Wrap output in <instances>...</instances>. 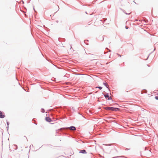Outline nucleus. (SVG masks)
Returning <instances> with one entry per match:
<instances>
[{
    "instance_id": "f257e3e1",
    "label": "nucleus",
    "mask_w": 158,
    "mask_h": 158,
    "mask_svg": "<svg viewBox=\"0 0 158 158\" xmlns=\"http://www.w3.org/2000/svg\"><path fill=\"white\" fill-rule=\"evenodd\" d=\"M105 109L107 110H111L112 111H116L119 110V109L117 108H114V107H106L105 108Z\"/></svg>"
},
{
    "instance_id": "f03ea898",
    "label": "nucleus",
    "mask_w": 158,
    "mask_h": 158,
    "mask_svg": "<svg viewBox=\"0 0 158 158\" xmlns=\"http://www.w3.org/2000/svg\"><path fill=\"white\" fill-rule=\"evenodd\" d=\"M68 128L69 129L73 131L75 130H76V128L73 126H71L69 127Z\"/></svg>"
},
{
    "instance_id": "7ed1b4c3",
    "label": "nucleus",
    "mask_w": 158,
    "mask_h": 158,
    "mask_svg": "<svg viewBox=\"0 0 158 158\" xmlns=\"http://www.w3.org/2000/svg\"><path fill=\"white\" fill-rule=\"evenodd\" d=\"M46 120L48 122H50L51 121V119L49 117H47L45 118Z\"/></svg>"
},
{
    "instance_id": "20e7f679",
    "label": "nucleus",
    "mask_w": 158,
    "mask_h": 158,
    "mask_svg": "<svg viewBox=\"0 0 158 158\" xmlns=\"http://www.w3.org/2000/svg\"><path fill=\"white\" fill-rule=\"evenodd\" d=\"M5 117V115L2 114V113L0 111V117L1 118H4Z\"/></svg>"
},
{
    "instance_id": "39448f33",
    "label": "nucleus",
    "mask_w": 158,
    "mask_h": 158,
    "mask_svg": "<svg viewBox=\"0 0 158 158\" xmlns=\"http://www.w3.org/2000/svg\"><path fill=\"white\" fill-rule=\"evenodd\" d=\"M80 152L82 153H86V151L85 150H81L80 151Z\"/></svg>"
},
{
    "instance_id": "423d86ee",
    "label": "nucleus",
    "mask_w": 158,
    "mask_h": 158,
    "mask_svg": "<svg viewBox=\"0 0 158 158\" xmlns=\"http://www.w3.org/2000/svg\"><path fill=\"white\" fill-rule=\"evenodd\" d=\"M103 85H105L107 88H108V85H107V83L104 82L103 83Z\"/></svg>"
},
{
    "instance_id": "0eeeda50",
    "label": "nucleus",
    "mask_w": 158,
    "mask_h": 158,
    "mask_svg": "<svg viewBox=\"0 0 158 158\" xmlns=\"http://www.w3.org/2000/svg\"><path fill=\"white\" fill-rule=\"evenodd\" d=\"M105 97L106 98H108L109 97V96L108 94H106L104 95Z\"/></svg>"
},
{
    "instance_id": "6e6552de",
    "label": "nucleus",
    "mask_w": 158,
    "mask_h": 158,
    "mask_svg": "<svg viewBox=\"0 0 158 158\" xmlns=\"http://www.w3.org/2000/svg\"><path fill=\"white\" fill-rule=\"evenodd\" d=\"M96 88H98L100 89H102V87H96Z\"/></svg>"
},
{
    "instance_id": "1a4fd4ad",
    "label": "nucleus",
    "mask_w": 158,
    "mask_h": 158,
    "mask_svg": "<svg viewBox=\"0 0 158 158\" xmlns=\"http://www.w3.org/2000/svg\"><path fill=\"white\" fill-rule=\"evenodd\" d=\"M42 112L43 113L44 112H45V110L44 109H42Z\"/></svg>"
},
{
    "instance_id": "9d476101",
    "label": "nucleus",
    "mask_w": 158,
    "mask_h": 158,
    "mask_svg": "<svg viewBox=\"0 0 158 158\" xmlns=\"http://www.w3.org/2000/svg\"><path fill=\"white\" fill-rule=\"evenodd\" d=\"M155 98H156V99L158 100V97L156 96L155 97Z\"/></svg>"
},
{
    "instance_id": "9b49d317",
    "label": "nucleus",
    "mask_w": 158,
    "mask_h": 158,
    "mask_svg": "<svg viewBox=\"0 0 158 158\" xmlns=\"http://www.w3.org/2000/svg\"><path fill=\"white\" fill-rule=\"evenodd\" d=\"M103 145H108V144H103Z\"/></svg>"
}]
</instances>
